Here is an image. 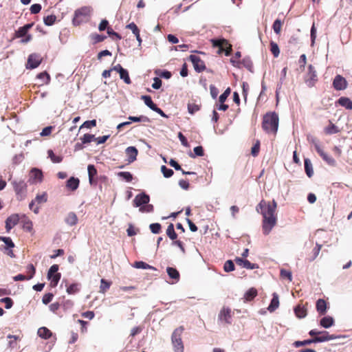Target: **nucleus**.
Masks as SVG:
<instances>
[{"label":"nucleus","mask_w":352,"mask_h":352,"mask_svg":"<svg viewBox=\"0 0 352 352\" xmlns=\"http://www.w3.org/2000/svg\"><path fill=\"white\" fill-rule=\"evenodd\" d=\"M276 208L277 204L275 200H273L272 202L261 200L256 206L257 212H260L263 216L262 230L265 235H268L272 228L276 225Z\"/></svg>","instance_id":"nucleus-1"},{"label":"nucleus","mask_w":352,"mask_h":352,"mask_svg":"<svg viewBox=\"0 0 352 352\" xmlns=\"http://www.w3.org/2000/svg\"><path fill=\"white\" fill-rule=\"evenodd\" d=\"M278 116L275 112L267 113L263 118L262 128L267 133L276 135L278 128Z\"/></svg>","instance_id":"nucleus-2"},{"label":"nucleus","mask_w":352,"mask_h":352,"mask_svg":"<svg viewBox=\"0 0 352 352\" xmlns=\"http://www.w3.org/2000/svg\"><path fill=\"white\" fill-rule=\"evenodd\" d=\"M92 9L89 6H83L77 9L74 12L72 23L74 25L78 26L82 23L87 22L91 15Z\"/></svg>","instance_id":"nucleus-3"},{"label":"nucleus","mask_w":352,"mask_h":352,"mask_svg":"<svg viewBox=\"0 0 352 352\" xmlns=\"http://www.w3.org/2000/svg\"><path fill=\"white\" fill-rule=\"evenodd\" d=\"M184 331V327L180 326L175 329L172 334L171 340L175 352H184V347L182 340V335Z\"/></svg>","instance_id":"nucleus-4"},{"label":"nucleus","mask_w":352,"mask_h":352,"mask_svg":"<svg viewBox=\"0 0 352 352\" xmlns=\"http://www.w3.org/2000/svg\"><path fill=\"white\" fill-rule=\"evenodd\" d=\"M303 80L307 86L311 88L316 85L318 81V74L316 68L312 65H309L307 70L305 72Z\"/></svg>","instance_id":"nucleus-5"},{"label":"nucleus","mask_w":352,"mask_h":352,"mask_svg":"<svg viewBox=\"0 0 352 352\" xmlns=\"http://www.w3.org/2000/svg\"><path fill=\"white\" fill-rule=\"evenodd\" d=\"M310 336L313 337L315 343L327 342L336 339L337 337L334 335H330L327 331H319L316 329H312L309 332Z\"/></svg>","instance_id":"nucleus-6"},{"label":"nucleus","mask_w":352,"mask_h":352,"mask_svg":"<svg viewBox=\"0 0 352 352\" xmlns=\"http://www.w3.org/2000/svg\"><path fill=\"white\" fill-rule=\"evenodd\" d=\"M14 190L18 200H22L26 197L28 185L24 180L14 181L12 182Z\"/></svg>","instance_id":"nucleus-7"},{"label":"nucleus","mask_w":352,"mask_h":352,"mask_svg":"<svg viewBox=\"0 0 352 352\" xmlns=\"http://www.w3.org/2000/svg\"><path fill=\"white\" fill-rule=\"evenodd\" d=\"M211 42L213 47H219V53L225 52L226 56H229L232 52V45L225 38L212 39Z\"/></svg>","instance_id":"nucleus-8"},{"label":"nucleus","mask_w":352,"mask_h":352,"mask_svg":"<svg viewBox=\"0 0 352 352\" xmlns=\"http://www.w3.org/2000/svg\"><path fill=\"white\" fill-rule=\"evenodd\" d=\"M58 265L56 264L52 265L48 270L47 278L50 280V285L51 287H56L60 279L61 275L58 272Z\"/></svg>","instance_id":"nucleus-9"},{"label":"nucleus","mask_w":352,"mask_h":352,"mask_svg":"<svg viewBox=\"0 0 352 352\" xmlns=\"http://www.w3.org/2000/svg\"><path fill=\"white\" fill-rule=\"evenodd\" d=\"M43 180V174L41 169L32 168L29 173L28 182L32 184L41 183Z\"/></svg>","instance_id":"nucleus-10"},{"label":"nucleus","mask_w":352,"mask_h":352,"mask_svg":"<svg viewBox=\"0 0 352 352\" xmlns=\"http://www.w3.org/2000/svg\"><path fill=\"white\" fill-rule=\"evenodd\" d=\"M47 201V195L46 192H43L41 195H37L34 199V200H32L30 204L29 208L30 210H33V212L36 214L38 213L39 211V207L36 206L34 207L35 205V203L37 204H43L45 203Z\"/></svg>","instance_id":"nucleus-11"},{"label":"nucleus","mask_w":352,"mask_h":352,"mask_svg":"<svg viewBox=\"0 0 352 352\" xmlns=\"http://www.w3.org/2000/svg\"><path fill=\"white\" fill-rule=\"evenodd\" d=\"M189 60L192 62L194 69L197 72H201L204 71L206 67L204 60H202L199 56L196 55H190Z\"/></svg>","instance_id":"nucleus-12"},{"label":"nucleus","mask_w":352,"mask_h":352,"mask_svg":"<svg viewBox=\"0 0 352 352\" xmlns=\"http://www.w3.org/2000/svg\"><path fill=\"white\" fill-rule=\"evenodd\" d=\"M42 57L38 54H32L28 58L27 68L34 69L39 66L42 62Z\"/></svg>","instance_id":"nucleus-13"},{"label":"nucleus","mask_w":352,"mask_h":352,"mask_svg":"<svg viewBox=\"0 0 352 352\" xmlns=\"http://www.w3.org/2000/svg\"><path fill=\"white\" fill-rule=\"evenodd\" d=\"M348 82L341 75H336L333 81V87L336 90L340 91L346 89Z\"/></svg>","instance_id":"nucleus-14"},{"label":"nucleus","mask_w":352,"mask_h":352,"mask_svg":"<svg viewBox=\"0 0 352 352\" xmlns=\"http://www.w3.org/2000/svg\"><path fill=\"white\" fill-rule=\"evenodd\" d=\"M315 149L322 160L331 166H334L336 164V160L332 157L324 153L318 144H315Z\"/></svg>","instance_id":"nucleus-15"},{"label":"nucleus","mask_w":352,"mask_h":352,"mask_svg":"<svg viewBox=\"0 0 352 352\" xmlns=\"http://www.w3.org/2000/svg\"><path fill=\"white\" fill-rule=\"evenodd\" d=\"M150 197L145 193H141L135 196L133 199V206L135 207H141L143 205L148 204Z\"/></svg>","instance_id":"nucleus-16"},{"label":"nucleus","mask_w":352,"mask_h":352,"mask_svg":"<svg viewBox=\"0 0 352 352\" xmlns=\"http://www.w3.org/2000/svg\"><path fill=\"white\" fill-rule=\"evenodd\" d=\"M20 217L21 215L18 214H13L7 218L6 221V228L7 232H10L14 226L20 222Z\"/></svg>","instance_id":"nucleus-17"},{"label":"nucleus","mask_w":352,"mask_h":352,"mask_svg":"<svg viewBox=\"0 0 352 352\" xmlns=\"http://www.w3.org/2000/svg\"><path fill=\"white\" fill-rule=\"evenodd\" d=\"M234 261L238 265L243 268L249 270H254L258 268L257 264L252 263L248 260L243 259V258L236 257Z\"/></svg>","instance_id":"nucleus-18"},{"label":"nucleus","mask_w":352,"mask_h":352,"mask_svg":"<svg viewBox=\"0 0 352 352\" xmlns=\"http://www.w3.org/2000/svg\"><path fill=\"white\" fill-rule=\"evenodd\" d=\"M232 311L228 307H223L219 314V320L221 321H223L226 323L230 324L231 317H232Z\"/></svg>","instance_id":"nucleus-19"},{"label":"nucleus","mask_w":352,"mask_h":352,"mask_svg":"<svg viewBox=\"0 0 352 352\" xmlns=\"http://www.w3.org/2000/svg\"><path fill=\"white\" fill-rule=\"evenodd\" d=\"M34 23H28L22 27H20L16 32H15V37L16 38H21L24 37L28 32V31L33 27Z\"/></svg>","instance_id":"nucleus-20"},{"label":"nucleus","mask_w":352,"mask_h":352,"mask_svg":"<svg viewBox=\"0 0 352 352\" xmlns=\"http://www.w3.org/2000/svg\"><path fill=\"white\" fill-rule=\"evenodd\" d=\"M20 222L22 224L23 228L26 231L31 232L32 230V222L25 214L21 215Z\"/></svg>","instance_id":"nucleus-21"},{"label":"nucleus","mask_w":352,"mask_h":352,"mask_svg":"<svg viewBox=\"0 0 352 352\" xmlns=\"http://www.w3.org/2000/svg\"><path fill=\"white\" fill-rule=\"evenodd\" d=\"M126 153L128 156V162L131 163L136 160L138 151L135 146H129L126 149Z\"/></svg>","instance_id":"nucleus-22"},{"label":"nucleus","mask_w":352,"mask_h":352,"mask_svg":"<svg viewBox=\"0 0 352 352\" xmlns=\"http://www.w3.org/2000/svg\"><path fill=\"white\" fill-rule=\"evenodd\" d=\"M340 131L338 126L334 124L331 120H329V125L324 129L326 135H332L338 133Z\"/></svg>","instance_id":"nucleus-23"},{"label":"nucleus","mask_w":352,"mask_h":352,"mask_svg":"<svg viewBox=\"0 0 352 352\" xmlns=\"http://www.w3.org/2000/svg\"><path fill=\"white\" fill-rule=\"evenodd\" d=\"M294 313L298 318H303L307 314V309L304 305H298L294 308Z\"/></svg>","instance_id":"nucleus-24"},{"label":"nucleus","mask_w":352,"mask_h":352,"mask_svg":"<svg viewBox=\"0 0 352 352\" xmlns=\"http://www.w3.org/2000/svg\"><path fill=\"white\" fill-rule=\"evenodd\" d=\"M166 272L168 276L175 280V283H177L180 278V274L178 270L176 268L172 267H168L166 268Z\"/></svg>","instance_id":"nucleus-25"},{"label":"nucleus","mask_w":352,"mask_h":352,"mask_svg":"<svg viewBox=\"0 0 352 352\" xmlns=\"http://www.w3.org/2000/svg\"><path fill=\"white\" fill-rule=\"evenodd\" d=\"M80 180L78 178L72 177L67 181L66 186L68 189L74 191L78 188Z\"/></svg>","instance_id":"nucleus-26"},{"label":"nucleus","mask_w":352,"mask_h":352,"mask_svg":"<svg viewBox=\"0 0 352 352\" xmlns=\"http://www.w3.org/2000/svg\"><path fill=\"white\" fill-rule=\"evenodd\" d=\"M316 309L320 315H324L327 312V302L323 299H318L316 302Z\"/></svg>","instance_id":"nucleus-27"},{"label":"nucleus","mask_w":352,"mask_h":352,"mask_svg":"<svg viewBox=\"0 0 352 352\" xmlns=\"http://www.w3.org/2000/svg\"><path fill=\"white\" fill-rule=\"evenodd\" d=\"M338 103L340 106L346 108L348 110L352 109V100L349 98L344 97V96L340 97L338 100Z\"/></svg>","instance_id":"nucleus-28"},{"label":"nucleus","mask_w":352,"mask_h":352,"mask_svg":"<svg viewBox=\"0 0 352 352\" xmlns=\"http://www.w3.org/2000/svg\"><path fill=\"white\" fill-rule=\"evenodd\" d=\"M320 324L324 328H329L334 324V320L331 316H324L320 321Z\"/></svg>","instance_id":"nucleus-29"},{"label":"nucleus","mask_w":352,"mask_h":352,"mask_svg":"<svg viewBox=\"0 0 352 352\" xmlns=\"http://www.w3.org/2000/svg\"><path fill=\"white\" fill-rule=\"evenodd\" d=\"M36 78L41 81V85H48L50 82V76L47 72L37 74Z\"/></svg>","instance_id":"nucleus-30"},{"label":"nucleus","mask_w":352,"mask_h":352,"mask_svg":"<svg viewBox=\"0 0 352 352\" xmlns=\"http://www.w3.org/2000/svg\"><path fill=\"white\" fill-rule=\"evenodd\" d=\"M279 306V300L278 296L276 293L273 294V298L271 300V302L267 308V309L270 311H274Z\"/></svg>","instance_id":"nucleus-31"},{"label":"nucleus","mask_w":352,"mask_h":352,"mask_svg":"<svg viewBox=\"0 0 352 352\" xmlns=\"http://www.w3.org/2000/svg\"><path fill=\"white\" fill-rule=\"evenodd\" d=\"M38 335L42 338L49 339L52 336V333L50 329L43 327L38 329Z\"/></svg>","instance_id":"nucleus-32"},{"label":"nucleus","mask_w":352,"mask_h":352,"mask_svg":"<svg viewBox=\"0 0 352 352\" xmlns=\"http://www.w3.org/2000/svg\"><path fill=\"white\" fill-rule=\"evenodd\" d=\"M88 175H89V181L91 184L94 183V177L97 175V170L95 168L94 165L89 164L87 167Z\"/></svg>","instance_id":"nucleus-33"},{"label":"nucleus","mask_w":352,"mask_h":352,"mask_svg":"<svg viewBox=\"0 0 352 352\" xmlns=\"http://www.w3.org/2000/svg\"><path fill=\"white\" fill-rule=\"evenodd\" d=\"M257 296V290L252 287L249 289L245 294L244 298L247 301H251Z\"/></svg>","instance_id":"nucleus-34"},{"label":"nucleus","mask_w":352,"mask_h":352,"mask_svg":"<svg viewBox=\"0 0 352 352\" xmlns=\"http://www.w3.org/2000/svg\"><path fill=\"white\" fill-rule=\"evenodd\" d=\"M283 23H284V21H281L279 19H277L274 21V22L272 25V28H273L274 32L277 35H279L280 34L282 26H283Z\"/></svg>","instance_id":"nucleus-35"},{"label":"nucleus","mask_w":352,"mask_h":352,"mask_svg":"<svg viewBox=\"0 0 352 352\" xmlns=\"http://www.w3.org/2000/svg\"><path fill=\"white\" fill-rule=\"evenodd\" d=\"M111 285V282L108 281L104 278L100 280V292L104 294L110 288Z\"/></svg>","instance_id":"nucleus-36"},{"label":"nucleus","mask_w":352,"mask_h":352,"mask_svg":"<svg viewBox=\"0 0 352 352\" xmlns=\"http://www.w3.org/2000/svg\"><path fill=\"white\" fill-rule=\"evenodd\" d=\"M78 218L75 213L70 212L67 214L65 222L69 226H74L77 223Z\"/></svg>","instance_id":"nucleus-37"},{"label":"nucleus","mask_w":352,"mask_h":352,"mask_svg":"<svg viewBox=\"0 0 352 352\" xmlns=\"http://www.w3.org/2000/svg\"><path fill=\"white\" fill-rule=\"evenodd\" d=\"M166 234L173 241L175 240L177 237V234L175 232L174 226L173 223H170L166 229Z\"/></svg>","instance_id":"nucleus-38"},{"label":"nucleus","mask_w":352,"mask_h":352,"mask_svg":"<svg viewBox=\"0 0 352 352\" xmlns=\"http://www.w3.org/2000/svg\"><path fill=\"white\" fill-rule=\"evenodd\" d=\"M305 170L307 175L311 177L314 174L312 164L309 159L305 160Z\"/></svg>","instance_id":"nucleus-39"},{"label":"nucleus","mask_w":352,"mask_h":352,"mask_svg":"<svg viewBox=\"0 0 352 352\" xmlns=\"http://www.w3.org/2000/svg\"><path fill=\"white\" fill-rule=\"evenodd\" d=\"M141 99L143 100L145 104L152 110L157 107V105L153 102L150 96H142Z\"/></svg>","instance_id":"nucleus-40"},{"label":"nucleus","mask_w":352,"mask_h":352,"mask_svg":"<svg viewBox=\"0 0 352 352\" xmlns=\"http://www.w3.org/2000/svg\"><path fill=\"white\" fill-rule=\"evenodd\" d=\"M48 157L51 159L52 162L54 163H60L63 161V157L59 155H56L52 150H49L47 151Z\"/></svg>","instance_id":"nucleus-41"},{"label":"nucleus","mask_w":352,"mask_h":352,"mask_svg":"<svg viewBox=\"0 0 352 352\" xmlns=\"http://www.w3.org/2000/svg\"><path fill=\"white\" fill-rule=\"evenodd\" d=\"M120 78L124 80V82L127 84L130 85L131 83V78L129 75V72L126 69H124L122 70L121 72L119 73Z\"/></svg>","instance_id":"nucleus-42"},{"label":"nucleus","mask_w":352,"mask_h":352,"mask_svg":"<svg viewBox=\"0 0 352 352\" xmlns=\"http://www.w3.org/2000/svg\"><path fill=\"white\" fill-rule=\"evenodd\" d=\"M56 20V16L54 14H50V15L44 16V18H43L44 23L47 26L54 25Z\"/></svg>","instance_id":"nucleus-43"},{"label":"nucleus","mask_w":352,"mask_h":352,"mask_svg":"<svg viewBox=\"0 0 352 352\" xmlns=\"http://www.w3.org/2000/svg\"><path fill=\"white\" fill-rule=\"evenodd\" d=\"M78 283H72L67 288V292L69 294H75L80 291Z\"/></svg>","instance_id":"nucleus-44"},{"label":"nucleus","mask_w":352,"mask_h":352,"mask_svg":"<svg viewBox=\"0 0 352 352\" xmlns=\"http://www.w3.org/2000/svg\"><path fill=\"white\" fill-rule=\"evenodd\" d=\"M270 46V51L272 53V54L274 55V56L276 58L278 57L280 54V50H279V47H278V45H277V43H276L274 41H271Z\"/></svg>","instance_id":"nucleus-45"},{"label":"nucleus","mask_w":352,"mask_h":352,"mask_svg":"<svg viewBox=\"0 0 352 352\" xmlns=\"http://www.w3.org/2000/svg\"><path fill=\"white\" fill-rule=\"evenodd\" d=\"M194 153L190 154V157L195 158L197 156L201 157L204 155V148L201 146H198L194 148Z\"/></svg>","instance_id":"nucleus-46"},{"label":"nucleus","mask_w":352,"mask_h":352,"mask_svg":"<svg viewBox=\"0 0 352 352\" xmlns=\"http://www.w3.org/2000/svg\"><path fill=\"white\" fill-rule=\"evenodd\" d=\"M312 343H315L314 339L313 338L311 339L305 340L303 341H296L294 342V346L296 347H300L302 346L309 345Z\"/></svg>","instance_id":"nucleus-47"},{"label":"nucleus","mask_w":352,"mask_h":352,"mask_svg":"<svg viewBox=\"0 0 352 352\" xmlns=\"http://www.w3.org/2000/svg\"><path fill=\"white\" fill-rule=\"evenodd\" d=\"M26 270H27V276L28 277V279L30 280L34 277V276L36 273V268L33 264L30 263V264L28 265Z\"/></svg>","instance_id":"nucleus-48"},{"label":"nucleus","mask_w":352,"mask_h":352,"mask_svg":"<svg viewBox=\"0 0 352 352\" xmlns=\"http://www.w3.org/2000/svg\"><path fill=\"white\" fill-rule=\"evenodd\" d=\"M241 54L240 52H236L234 56L230 59V62L232 63L233 66L234 67H240L241 61L239 60V59L241 58Z\"/></svg>","instance_id":"nucleus-49"},{"label":"nucleus","mask_w":352,"mask_h":352,"mask_svg":"<svg viewBox=\"0 0 352 352\" xmlns=\"http://www.w3.org/2000/svg\"><path fill=\"white\" fill-rule=\"evenodd\" d=\"M134 267L138 269H152L155 268L144 261H136L134 263Z\"/></svg>","instance_id":"nucleus-50"},{"label":"nucleus","mask_w":352,"mask_h":352,"mask_svg":"<svg viewBox=\"0 0 352 352\" xmlns=\"http://www.w3.org/2000/svg\"><path fill=\"white\" fill-rule=\"evenodd\" d=\"M128 119L132 122H149V118H147L146 116H139V117H136V116H129L128 118Z\"/></svg>","instance_id":"nucleus-51"},{"label":"nucleus","mask_w":352,"mask_h":352,"mask_svg":"<svg viewBox=\"0 0 352 352\" xmlns=\"http://www.w3.org/2000/svg\"><path fill=\"white\" fill-rule=\"evenodd\" d=\"M200 109L199 105L195 102H189L188 104V111L190 114H193Z\"/></svg>","instance_id":"nucleus-52"},{"label":"nucleus","mask_w":352,"mask_h":352,"mask_svg":"<svg viewBox=\"0 0 352 352\" xmlns=\"http://www.w3.org/2000/svg\"><path fill=\"white\" fill-rule=\"evenodd\" d=\"M259 151H260V141L258 140H256V142L254 144V146L252 147V149H251L252 155L254 157H256L259 153Z\"/></svg>","instance_id":"nucleus-53"},{"label":"nucleus","mask_w":352,"mask_h":352,"mask_svg":"<svg viewBox=\"0 0 352 352\" xmlns=\"http://www.w3.org/2000/svg\"><path fill=\"white\" fill-rule=\"evenodd\" d=\"M223 270L226 272H230L234 270V264L231 260L226 261L223 266Z\"/></svg>","instance_id":"nucleus-54"},{"label":"nucleus","mask_w":352,"mask_h":352,"mask_svg":"<svg viewBox=\"0 0 352 352\" xmlns=\"http://www.w3.org/2000/svg\"><path fill=\"white\" fill-rule=\"evenodd\" d=\"M161 171L163 173L164 176L166 178L170 177L174 173L172 169L168 168L164 165L162 166Z\"/></svg>","instance_id":"nucleus-55"},{"label":"nucleus","mask_w":352,"mask_h":352,"mask_svg":"<svg viewBox=\"0 0 352 352\" xmlns=\"http://www.w3.org/2000/svg\"><path fill=\"white\" fill-rule=\"evenodd\" d=\"M82 144H88L95 140V136L91 134L86 133L81 138Z\"/></svg>","instance_id":"nucleus-56"},{"label":"nucleus","mask_w":352,"mask_h":352,"mask_svg":"<svg viewBox=\"0 0 352 352\" xmlns=\"http://www.w3.org/2000/svg\"><path fill=\"white\" fill-rule=\"evenodd\" d=\"M118 175L120 177H122L126 182H130L133 179V175L129 172H120L118 173Z\"/></svg>","instance_id":"nucleus-57"},{"label":"nucleus","mask_w":352,"mask_h":352,"mask_svg":"<svg viewBox=\"0 0 352 352\" xmlns=\"http://www.w3.org/2000/svg\"><path fill=\"white\" fill-rule=\"evenodd\" d=\"M321 248H322V245H320V244H316V246L313 249V251H312V256L311 257L309 258V260L311 261H314L316 259V258L318 256L319 253H320V251L321 250Z\"/></svg>","instance_id":"nucleus-58"},{"label":"nucleus","mask_w":352,"mask_h":352,"mask_svg":"<svg viewBox=\"0 0 352 352\" xmlns=\"http://www.w3.org/2000/svg\"><path fill=\"white\" fill-rule=\"evenodd\" d=\"M280 277L287 278L290 282L292 280V272L290 271L282 269L280 272Z\"/></svg>","instance_id":"nucleus-59"},{"label":"nucleus","mask_w":352,"mask_h":352,"mask_svg":"<svg viewBox=\"0 0 352 352\" xmlns=\"http://www.w3.org/2000/svg\"><path fill=\"white\" fill-rule=\"evenodd\" d=\"M151 231L153 234H158L161 231V225L158 223H151L149 226Z\"/></svg>","instance_id":"nucleus-60"},{"label":"nucleus","mask_w":352,"mask_h":352,"mask_svg":"<svg viewBox=\"0 0 352 352\" xmlns=\"http://www.w3.org/2000/svg\"><path fill=\"white\" fill-rule=\"evenodd\" d=\"M0 301L5 303V307L8 309H10L13 305V300L9 297L1 298Z\"/></svg>","instance_id":"nucleus-61"},{"label":"nucleus","mask_w":352,"mask_h":352,"mask_svg":"<svg viewBox=\"0 0 352 352\" xmlns=\"http://www.w3.org/2000/svg\"><path fill=\"white\" fill-rule=\"evenodd\" d=\"M107 37L103 35H100L98 34H94L91 35V38L94 43L102 42Z\"/></svg>","instance_id":"nucleus-62"},{"label":"nucleus","mask_w":352,"mask_h":352,"mask_svg":"<svg viewBox=\"0 0 352 352\" xmlns=\"http://www.w3.org/2000/svg\"><path fill=\"white\" fill-rule=\"evenodd\" d=\"M140 211L142 212H151L153 211V206L151 204H145L140 208Z\"/></svg>","instance_id":"nucleus-63"},{"label":"nucleus","mask_w":352,"mask_h":352,"mask_svg":"<svg viewBox=\"0 0 352 352\" xmlns=\"http://www.w3.org/2000/svg\"><path fill=\"white\" fill-rule=\"evenodd\" d=\"M53 297L54 295L52 293L45 294L42 298L43 303L45 305H47L52 300Z\"/></svg>","instance_id":"nucleus-64"}]
</instances>
